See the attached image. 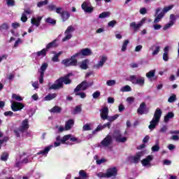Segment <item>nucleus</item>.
Masks as SVG:
<instances>
[{
	"instance_id": "28",
	"label": "nucleus",
	"mask_w": 179,
	"mask_h": 179,
	"mask_svg": "<svg viewBox=\"0 0 179 179\" xmlns=\"http://www.w3.org/2000/svg\"><path fill=\"white\" fill-rule=\"evenodd\" d=\"M53 145H50L49 146H47L44 148L43 150H41L39 151L37 155H45V156H47V155H48V152H50V150H51V149H52Z\"/></svg>"
},
{
	"instance_id": "23",
	"label": "nucleus",
	"mask_w": 179,
	"mask_h": 179,
	"mask_svg": "<svg viewBox=\"0 0 179 179\" xmlns=\"http://www.w3.org/2000/svg\"><path fill=\"white\" fill-rule=\"evenodd\" d=\"M155 73L156 70H152L146 73V76L148 79H150V80H157V77L155 76Z\"/></svg>"
},
{
	"instance_id": "39",
	"label": "nucleus",
	"mask_w": 179,
	"mask_h": 179,
	"mask_svg": "<svg viewBox=\"0 0 179 179\" xmlns=\"http://www.w3.org/2000/svg\"><path fill=\"white\" fill-rule=\"evenodd\" d=\"M128 44H129V40L128 39L124 40L121 49V51H122V52H124V51H127V47H128Z\"/></svg>"
},
{
	"instance_id": "60",
	"label": "nucleus",
	"mask_w": 179,
	"mask_h": 179,
	"mask_svg": "<svg viewBox=\"0 0 179 179\" xmlns=\"http://www.w3.org/2000/svg\"><path fill=\"white\" fill-rule=\"evenodd\" d=\"M169 129V127L167 126L164 125L160 129V132L162 134H166L167 132V130Z\"/></svg>"
},
{
	"instance_id": "42",
	"label": "nucleus",
	"mask_w": 179,
	"mask_h": 179,
	"mask_svg": "<svg viewBox=\"0 0 179 179\" xmlns=\"http://www.w3.org/2000/svg\"><path fill=\"white\" fill-rule=\"evenodd\" d=\"M99 19H104L106 17H110V12H103L99 15Z\"/></svg>"
},
{
	"instance_id": "29",
	"label": "nucleus",
	"mask_w": 179,
	"mask_h": 179,
	"mask_svg": "<svg viewBox=\"0 0 179 179\" xmlns=\"http://www.w3.org/2000/svg\"><path fill=\"white\" fill-rule=\"evenodd\" d=\"M162 114H163V113L162 112V109L158 108L155 110L153 118H155L157 120L160 121V118H162Z\"/></svg>"
},
{
	"instance_id": "1",
	"label": "nucleus",
	"mask_w": 179,
	"mask_h": 179,
	"mask_svg": "<svg viewBox=\"0 0 179 179\" xmlns=\"http://www.w3.org/2000/svg\"><path fill=\"white\" fill-rule=\"evenodd\" d=\"M72 75V73H69L66 76L59 78L55 81V83L49 87V90H58V89H62V87H64V85H71V83H72V80L69 78H71Z\"/></svg>"
},
{
	"instance_id": "57",
	"label": "nucleus",
	"mask_w": 179,
	"mask_h": 179,
	"mask_svg": "<svg viewBox=\"0 0 179 179\" xmlns=\"http://www.w3.org/2000/svg\"><path fill=\"white\" fill-rule=\"evenodd\" d=\"M107 86H114L115 85V80H109L106 82Z\"/></svg>"
},
{
	"instance_id": "32",
	"label": "nucleus",
	"mask_w": 179,
	"mask_h": 179,
	"mask_svg": "<svg viewBox=\"0 0 179 179\" xmlns=\"http://www.w3.org/2000/svg\"><path fill=\"white\" fill-rule=\"evenodd\" d=\"M87 64H89V59H85L83 60L80 64V68L84 70L87 69V68H89V66H87Z\"/></svg>"
},
{
	"instance_id": "61",
	"label": "nucleus",
	"mask_w": 179,
	"mask_h": 179,
	"mask_svg": "<svg viewBox=\"0 0 179 179\" xmlns=\"http://www.w3.org/2000/svg\"><path fill=\"white\" fill-rule=\"evenodd\" d=\"M8 6H15V0H7Z\"/></svg>"
},
{
	"instance_id": "48",
	"label": "nucleus",
	"mask_w": 179,
	"mask_h": 179,
	"mask_svg": "<svg viewBox=\"0 0 179 179\" xmlns=\"http://www.w3.org/2000/svg\"><path fill=\"white\" fill-rule=\"evenodd\" d=\"M132 89L129 85H125L120 89L121 92H131Z\"/></svg>"
},
{
	"instance_id": "35",
	"label": "nucleus",
	"mask_w": 179,
	"mask_h": 179,
	"mask_svg": "<svg viewBox=\"0 0 179 179\" xmlns=\"http://www.w3.org/2000/svg\"><path fill=\"white\" fill-rule=\"evenodd\" d=\"M8 159H9V152H2L0 157V160H1V162H8Z\"/></svg>"
},
{
	"instance_id": "33",
	"label": "nucleus",
	"mask_w": 179,
	"mask_h": 179,
	"mask_svg": "<svg viewBox=\"0 0 179 179\" xmlns=\"http://www.w3.org/2000/svg\"><path fill=\"white\" fill-rule=\"evenodd\" d=\"M171 118H174V113L169 112L164 116V122H168L169 121H170V120H171Z\"/></svg>"
},
{
	"instance_id": "38",
	"label": "nucleus",
	"mask_w": 179,
	"mask_h": 179,
	"mask_svg": "<svg viewBox=\"0 0 179 179\" xmlns=\"http://www.w3.org/2000/svg\"><path fill=\"white\" fill-rule=\"evenodd\" d=\"M163 17H164V13H162V11L158 14L157 15V17H155L154 22L155 23H159V22H160V20H162V19H163Z\"/></svg>"
},
{
	"instance_id": "62",
	"label": "nucleus",
	"mask_w": 179,
	"mask_h": 179,
	"mask_svg": "<svg viewBox=\"0 0 179 179\" xmlns=\"http://www.w3.org/2000/svg\"><path fill=\"white\" fill-rule=\"evenodd\" d=\"M21 20L25 23V22H27V16H26V13H23L21 17Z\"/></svg>"
},
{
	"instance_id": "6",
	"label": "nucleus",
	"mask_w": 179,
	"mask_h": 179,
	"mask_svg": "<svg viewBox=\"0 0 179 179\" xmlns=\"http://www.w3.org/2000/svg\"><path fill=\"white\" fill-rule=\"evenodd\" d=\"M117 174H118L117 168L112 167L106 170V173L103 174V177H105V178H111V177H117Z\"/></svg>"
},
{
	"instance_id": "26",
	"label": "nucleus",
	"mask_w": 179,
	"mask_h": 179,
	"mask_svg": "<svg viewBox=\"0 0 179 179\" xmlns=\"http://www.w3.org/2000/svg\"><path fill=\"white\" fill-rule=\"evenodd\" d=\"M58 41L57 39H55L53 40L52 42L49 43L47 45H46V50H50V48H57V47H58V43H57Z\"/></svg>"
},
{
	"instance_id": "47",
	"label": "nucleus",
	"mask_w": 179,
	"mask_h": 179,
	"mask_svg": "<svg viewBox=\"0 0 179 179\" xmlns=\"http://www.w3.org/2000/svg\"><path fill=\"white\" fill-rule=\"evenodd\" d=\"M45 22L50 24H57V21L51 17H48L45 19Z\"/></svg>"
},
{
	"instance_id": "8",
	"label": "nucleus",
	"mask_w": 179,
	"mask_h": 179,
	"mask_svg": "<svg viewBox=\"0 0 179 179\" xmlns=\"http://www.w3.org/2000/svg\"><path fill=\"white\" fill-rule=\"evenodd\" d=\"M56 141L57 142H60L62 143V145H69L70 146H72V145H73V143H72L71 142H69L68 141H69V136H64L62 138H61V136H57L56 137Z\"/></svg>"
},
{
	"instance_id": "17",
	"label": "nucleus",
	"mask_w": 179,
	"mask_h": 179,
	"mask_svg": "<svg viewBox=\"0 0 179 179\" xmlns=\"http://www.w3.org/2000/svg\"><path fill=\"white\" fill-rule=\"evenodd\" d=\"M108 108L107 106L103 107L101 111V118L103 121H106V120L108 119Z\"/></svg>"
},
{
	"instance_id": "2",
	"label": "nucleus",
	"mask_w": 179,
	"mask_h": 179,
	"mask_svg": "<svg viewBox=\"0 0 179 179\" xmlns=\"http://www.w3.org/2000/svg\"><path fill=\"white\" fill-rule=\"evenodd\" d=\"M29 128H30V125L29 124V119H24L22 122V125L19 128L14 129L13 132L16 138H20V134L19 132L24 134V132H26Z\"/></svg>"
},
{
	"instance_id": "46",
	"label": "nucleus",
	"mask_w": 179,
	"mask_h": 179,
	"mask_svg": "<svg viewBox=\"0 0 179 179\" xmlns=\"http://www.w3.org/2000/svg\"><path fill=\"white\" fill-rule=\"evenodd\" d=\"M12 99H14V100H16L17 101H22L23 98L20 96V95H17L16 94H12Z\"/></svg>"
},
{
	"instance_id": "53",
	"label": "nucleus",
	"mask_w": 179,
	"mask_h": 179,
	"mask_svg": "<svg viewBox=\"0 0 179 179\" xmlns=\"http://www.w3.org/2000/svg\"><path fill=\"white\" fill-rule=\"evenodd\" d=\"M48 3V0H45L43 1H39L37 3L38 8H41V6H44V5H47Z\"/></svg>"
},
{
	"instance_id": "22",
	"label": "nucleus",
	"mask_w": 179,
	"mask_h": 179,
	"mask_svg": "<svg viewBox=\"0 0 179 179\" xmlns=\"http://www.w3.org/2000/svg\"><path fill=\"white\" fill-rule=\"evenodd\" d=\"M62 22H66L71 17V14L66 10L62 11L60 15Z\"/></svg>"
},
{
	"instance_id": "31",
	"label": "nucleus",
	"mask_w": 179,
	"mask_h": 179,
	"mask_svg": "<svg viewBox=\"0 0 179 179\" xmlns=\"http://www.w3.org/2000/svg\"><path fill=\"white\" fill-rule=\"evenodd\" d=\"M169 46H166L164 48V54H163V56H162V58L165 61V62H169Z\"/></svg>"
},
{
	"instance_id": "63",
	"label": "nucleus",
	"mask_w": 179,
	"mask_h": 179,
	"mask_svg": "<svg viewBox=\"0 0 179 179\" xmlns=\"http://www.w3.org/2000/svg\"><path fill=\"white\" fill-rule=\"evenodd\" d=\"M24 13H25V15H31L33 13V10L30 8H27V10H24Z\"/></svg>"
},
{
	"instance_id": "36",
	"label": "nucleus",
	"mask_w": 179,
	"mask_h": 179,
	"mask_svg": "<svg viewBox=\"0 0 179 179\" xmlns=\"http://www.w3.org/2000/svg\"><path fill=\"white\" fill-rule=\"evenodd\" d=\"M48 51V50L47 48H43L42 50L38 51L36 52V55H37V57H45V55H47Z\"/></svg>"
},
{
	"instance_id": "7",
	"label": "nucleus",
	"mask_w": 179,
	"mask_h": 179,
	"mask_svg": "<svg viewBox=\"0 0 179 179\" xmlns=\"http://www.w3.org/2000/svg\"><path fill=\"white\" fill-rule=\"evenodd\" d=\"M73 31H75V28H73L72 25L69 26L64 32L66 36L62 38V41H68V40H71V38H72V34L71 33H73Z\"/></svg>"
},
{
	"instance_id": "14",
	"label": "nucleus",
	"mask_w": 179,
	"mask_h": 179,
	"mask_svg": "<svg viewBox=\"0 0 179 179\" xmlns=\"http://www.w3.org/2000/svg\"><path fill=\"white\" fill-rule=\"evenodd\" d=\"M80 55H83V57H89V55H92V50L87 48L82 49L79 52L76 53L74 57H79Z\"/></svg>"
},
{
	"instance_id": "24",
	"label": "nucleus",
	"mask_w": 179,
	"mask_h": 179,
	"mask_svg": "<svg viewBox=\"0 0 179 179\" xmlns=\"http://www.w3.org/2000/svg\"><path fill=\"white\" fill-rule=\"evenodd\" d=\"M159 122L160 120H157L155 117H153L150 122V124L148 126L149 129H150L151 131H153V129L156 128V125H157Z\"/></svg>"
},
{
	"instance_id": "10",
	"label": "nucleus",
	"mask_w": 179,
	"mask_h": 179,
	"mask_svg": "<svg viewBox=\"0 0 179 179\" xmlns=\"http://www.w3.org/2000/svg\"><path fill=\"white\" fill-rule=\"evenodd\" d=\"M89 86L87 81L84 80L74 89V92H80V90L85 92V90H87Z\"/></svg>"
},
{
	"instance_id": "3",
	"label": "nucleus",
	"mask_w": 179,
	"mask_h": 179,
	"mask_svg": "<svg viewBox=\"0 0 179 179\" xmlns=\"http://www.w3.org/2000/svg\"><path fill=\"white\" fill-rule=\"evenodd\" d=\"M76 57H75V55H73L69 59H63L62 61V64L66 67L76 66V65H78V59H76Z\"/></svg>"
},
{
	"instance_id": "41",
	"label": "nucleus",
	"mask_w": 179,
	"mask_h": 179,
	"mask_svg": "<svg viewBox=\"0 0 179 179\" xmlns=\"http://www.w3.org/2000/svg\"><path fill=\"white\" fill-rule=\"evenodd\" d=\"M119 117H120V115L116 114V115H115L113 116H109L108 117V119H106V120H108V121L109 122H110V124H111L112 122H114V121H115V120H117V118H118Z\"/></svg>"
},
{
	"instance_id": "18",
	"label": "nucleus",
	"mask_w": 179,
	"mask_h": 179,
	"mask_svg": "<svg viewBox=\"0 0 179 179\" xmlns=\"http://www.w3.org/2000/svg\"><path fill=\"white\" fill-rule=\"evenodd\" d=\"M145 20H146L145 18H143L141 20V22L139 23H138L137 24H136V22H133L130 24V27H134V30H138V29H141V27H142V24H143V23H145Z\"/></svg>"
},
{
	"instance_id": "40",
	"label": "nucleus",
	"mask_w": 179,
	"mask_h": 179,
	"mask_svg": "<svg viewBox=\"0 0 179 179\" xmlns=\"http://www.w3.org/2000/svg\"><path fill=\"white\" fill-rule=\"evenodd\" d=\"M47 68H48V64L43 63L41 66L40 74L44 75V73L47 71Z\"/></svg>"
},
{
	"instance_id": "50",
	"label": "nucleus",
	"mask_w": 179,
	"mask_h": 179,
	"mask_svg": "<svg viewBox=\"0 0 179 179\" xmlns=\"http://www.w3.org/2000/svg\"><path fill=\"white\" fill-rule=\"evenodd\" d=\"M176 100H177V95L173 94L172 96H171L169 98L168 101H169V103H174V101H176Z\"/></svg>"
},
{
	"instance_id": "34",
	"label": "nucleus",
	"mask_w": 179,
	"mask_h": 179,
	"mask_svg": "<svg viewBox=\"0 0 179 179\" xmlns=\"http://www.w3.org/2000/svg\"><path fill=\"white\" fill-rule=\"evenodd\" d=\"M61 111H62V108L59 107L58 106H55L50 109V113H56V114L61 113Z\"/></svg>"
},
{
	"instance_id": "51",
	"label": "nucleus",
	"mask_w": 179,
	"mask_h": 179,
	"mask_svg": "<svg viewBox=\"0 0 179 179\" xmlns=\"http://www.w3.org/2000/svg\"><path fill=\"white\" fill-rule=\"evenodd\" d=\"M79 113H82V107L77 106L73 110V114H79Z\"/></svg>"
},
{
	"instance_id": "56",
	"label": "nucleus",
	"mask_w": 179,
	"mask_h": 179,
	"mask_svg": "<svg viewBox=\"0 0 179 179\" xmlns=\"http://www.w3.org/2000/svg\"><path fill=\"white\" fill-rule=\"evenodd\" d=\"M152 152H159L160 150V146H159V144H156L151 148Z\"/></svg>"
},
{
	"instance_id": "55",
	"label": "nucleus",
	"mask_w": 179,
	"mask_h": 179,
	"mask_svg": "<svg viewBox=\"0 0 179 179\" xmlns=\"http://www.w3.org/2000/svg\"><path fill=\"white\" fill-rule=\"evenodd\" d=\"M76 92V96H80L81 99H86V93L79 92Z\"/></svg>"
},
{
	"instance_id": "54",
	"label": "nucleus",
	"mask_w": 179,
	"mask_h": 179,
	"mask_svg": "<svg viewBox=\"0 0 179 179\" xmlns=\"http://www.w3.org/2000/svg\"><path fill=\"white\" fill-rule=\"evenodd\" d=\"M83 131H92V127H90V124L87 123L83 127Z\"/></svg>"
},
{
	"instance_id": "44",
	"label": "nucleus",
	"mask_w": 179,
	"mask_h": 179,
	"mask_svg": "<svg viewBox=\"0 0 179 179\" xmlns=\"http://www.w3.org/2000/svg\"><path fill=\"white\" fill-rule=\"evenodd\" d=\"M66 136H69V141H71V142H76V143L80 142L78 138L72 136L71 134H67Z\"/></svg>"
},
{
	"instance_id": "13",
	"label": "nucleus",
	"mask_w": 179,
	"mask_h": 179,
	"mask_svg": "<svg viewBox=\"0 0 179 179\" xmlns=\"http://www.w3.org/2000/svg\"><path fill=\"white\" fill-rule=\"evenodd\" d=\"M24 108V104L20 102H13L11 104V109L13 111H20Z\"/></svg>"
},
{
	"instance_id": "30",
	"label": "nucleus",
	"mask_w": 179,
	"mask_h": 179,
	"mask_svg": "<svg viewBox=\"0 0 179 179\" xmlns=\"http://www.w3.org/2000/svg\"><path fill=\"white\" fill-rule=\"evenodd\" d=\"M75 124V121L73 119H69L68 121L66 122L65 124V129L66 131H69L72 128V125Z\"/></svg>"
},
{
	"instance_id": "12",
	"label": "nucleus",
	"mask_w": 179,
	"mask_h": 179,
	"mask_svg": "<svg viewBox=\"0 0 179 179\" xmlns=\"http://www.w3.org/2000/svg\"><path fill=\"white\" fill-rule=\"evenodd\" d=\"M141 157H142V152H137L135 156L129 157L128 159L131 163L138 164V163L141 162Z\"/></svg>"
},
{
	"instance_id": "59",
	"label": "nucleus",
	"mask_w": 179,
	"mask_h": 179,
	"mask_svg": "<svg viewBox=\"0 0 179 179\" xmlns=\"http://www.w3.org/2000/svg\"><path fill=\"white\" fill-rule=\"evenodd\" d=\"M93 99H97L100 97V92L96 91L92 94Z\"/></svg>"
},
{
	"instance_id": "11",
	"label": "nucleus",
	"mask_w": 179,
	"mask_h": 179,
	"mask_svg": "<svg viewBox=\"0 0 179 179\" xmlns=\"http://www.w3.org/2000/svg\"><path fill=\"white\" fill-rule=\"evenodd\" d=\"M111 143H113V137H111L110 135L106 136V138H104L103 140L101 141V145L103 148L110 146Z\"/></svg>"
},
{
	"instance_id": "5",
	"label": "nucleus",
	"mask_w": 179,
	"mask_h": 179,
	"mask_svg": "<svg viewBox=\"0 0 179 179\" xmlns=\"http://www.w3.org/2000/svg\"><path fill=\"white\" fill-rule=\"evenodd\" d=\"M129 81L131 82L134 85H139V86H145V78L138 77L136 79V76H131L129 78Z\"/></svg>"
},
{
	"instance_id": "58",
	"label": "nucleus",
	"mask_w": 179,
	"mask_h": 179,
	"mask_svg": "<svg viewBox=\"0 0 179 179\" xmlns=\"http://www.w3.org/2000/svg\"><path fill=\"white\" fill-rule=\"evenodd\" d=\"M117 24V21L112 20L108 23V27H114Z\"/></svg>"
},
{
	"instance_id": "15",
	"label": "nucleus",
	"mask_w": 179,
	"mask_h": 179,
	"mask_svg": "<svg viewBox=\"0 0 179 179\" xmlns=\"http://www.w3.org/2000/svg\"><path fill=\"white\" fill-rule=\"evenodd\" d=\"M105 128H108V129H110L111 128V122H108L103 125H98L97 127L92 131L93 135H96L99 131H101V129H104Z\"/></svg>"
},
{
	"instance_id": "52",
	"label": "nucleus",
	"mask_w": 179,
	"mask_h": 179,
	"mask_svg": "<svg viewBox=\"0 0 179 179\" xmlns=\"http://www.w3.org/2000/svg\"><path fill=\"white\" fill-rule=\"evenodd\" d=\"M79 176L81 178H87V173H86L83 170H80L79 171Z\"/></svg>"
},
{
	"instance_id": "25",
	"label": "nucleus",
	"mask_w": 179,
	"mask_h": 179,
	"mask_svg": "<svg viewBox=\"0 0 179 179\" xmlns=\"http://www.w3.org/2000/svg\"><path fill=\"white\" fill-rule=\"evenodd\" d=\"M150 50L152 51V55H157L159 52H160V46L157 45H153L150 48Z\"/></svg>"
},
{
	"instance_id": "37",
	"label": "nucleus",
	"mask_w": 179,
	"mask_h": 179,
	"mask_svg": "<svg viewBox=\"0 0 179 179\" xmlns=\"http://www.w3.org/2000/svg\"><path fill=\"white\" fill-rule=\"evenodd\" d=\"M57 97V94L53 93V94H48L45 97V100L46 101H51V100H53V99H55Z\"/></svg>"
},
{
	"instance_id": "4",
	"label": "nucleus",
	"mask_w": 179,
	"mask_h": 179,
	"mask_svg": "<svg viewBox=\"0 0 179 179\" xmlns=\"http://www.w3.org/2000/svg\"><path fill=\"white\" fill-rule=\"evenodd\" d=\"M113 136L115 138V141L119 143H125V142L128 141L127 137H122V134H121L120 130H115Z\"/></svg>"
},
{
	"instance_id": "43",
	"label": "nucleus",
	"mask_w": 179,
	"mask_h": 179,
	"mask_svg": "<svg viewBox=\"0 0 179 179\" xmlns=\"http://www.w3.org/2000/svg\"><path fill=\"white\" fill-rule=\"evenodd\" d=\"M62 54V52H59L57 54H56L53 57H52V61L53 62H59V55Z\"/></svg>"
},
{
	"instance_id": "21",
	"label": "nucleus",
	"mask_w": 179,
	"mask_h": 179,
	"mask_svg": "<svg viewBox=\"0 0 179 179\" xmlns=\"http://www.w3.org/2000/svg\"><path fill=\"white\" fill-rule=\"evenodd\" d=\"M145 108H146V103L142 102L140 104L139 108L137 109V114H139L140 115H143V114H145Z\"/></svg>"
},
{
	"instance_id": "45",
	"label": "nucleus",
	"mask_w": 179,
	"mask_h": 179,
	"mask_svg": "<svg viewBox=\"0 0 179 179\" xmlns=\"http://www.w3.org/2000/svg\"><path fill=\"white\" fill-rule=\"evenodd\" d=\"M173 8H174V6H173V5L164 7L163 8L162 13H164V15H166V13H167V12H169V10H171V9Z\"/></svg>"
},
{
	"instance_id": "27",
	"label": "nucleus",
	"mask_w": 179,
	"mask_h": 179,
	"mask_svg": "<svg viewBox=\"0 0 179 179\" xmlns=\"http://www.w3.org/2000/svg\"><path fill=\"white\" fill-rule=\"evenodd\" d=\"M152 160H153V157L151 155H148L146 158L143 159L141 161V163L143 166L145 167V166H148V164H150V162H152Z\"/></svg>"
},
{
	"instance_id": "64",
	"label": "nucleus",
	"mask_w": 179,
	"mask_h": 179,
	"mask_svg": "<svg viewBox=\"0 0 179 179\" xmlns=\"http://www.w3.org/2000/svg\"><path fill=\"white\" fill-rule=\"evenodd\" d=\"M12 27H13L14 29H17V27H20V24H19L18 22H13L12 23Z\"/></svg>"
},
{
	"instance_id": "9",
	"label": "nucleus",
	"mask_w": 179,
	"mask_h": 179,
	"mask_svg": "<svg viewBox=\"0 0 179 179\" xmlns=\"http://www.w3.org/2000/svg\"><path fill=\"white\" fill-rule=\"evenodd\" d=\"M177 17H179L178 16H176L174 14H171L169 16V22L166 24L165 26L164 27V30H167L168 29H170V27H171V26H173L174 24V23H176V20H177Z\"/></svg>"
},
{
	"instance_id": "20",
	"label": "nucleus",
	"mask_w": 179,
	"mask_h": 179,
	"mask_svg": "<svg viewBox=\"0 0 179 179\" xmlns=\"http://www.w3.org/2000/svg\"><path fill=\"white\" fill-rule=\"evenodd\" d=\"M43 17H38L36 18H31V23L33 24V26H36V27H38L41 23Z\"/></svg>"
},
{
	"instance_id": "49",
	"label": "nucleus",
	"mask_w": 179,
	"mask_h": 179,
	"mask_svg": "<svg viewBox=\"0 0 179 179\" xmlns=\"http://www.w3.org/2000/svg\"><path fill=\"white\" fill-rule=\"evenodd\" d=\"M9 29V25L6 23H3L0 26V31H3V30H8Z\"/></svg>"
},
{
	"instance_id": "19",
	"label": "nucleus",
	"mask_w": 179,
	"mask_h": 179,
	"mask_svg": "<svg viewBox=\"0 0 179 179\" xmlns=\"http://www.w3.org/2000/svg\"><path fill=\"white\" fill-rule=\"evenodd\" d=\"M106 61H107V57H104V56L102 57L101 59V60L99 62V63L96 64H94V65L93 66V68H94V69H100V68H102V66H103L104 63H105Z\"/></svg>"
},
{
	"instance_id": "16",
	"label": "nucleus",
	"mask_w": 179,
	"mask_h": 179,
	"mask_svg": "<svg viewBox=\"0 0 179 179\" xmlns=\"http://www.w3.org/2000/svg\"><path fill=\"white\" fill-rule=\"evenodd\" d=\"M82 9H83L84 12L85 13H92V12L94 10V7L92 6H89L87 2L85 1L82 5H81Z\"/></svg>"
}]
</instances>
